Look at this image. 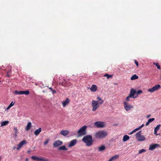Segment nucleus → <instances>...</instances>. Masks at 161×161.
<instances>
[{
  "label": "nucleus",
  "mask_w": 161,
  "mask_h": 161,
  "mask_svg": "<svg viewBox=\"0 0 161 161\" xmlns=\"http://www.w3.org/2000/svg\"><path fill=\"white\" fill-rule=\"evenodd\" d=\"M97 101L92 100V111H95L100 107V105L102 104L104 101L101 98L98 97Z\"/></svg>",
  "instance_id": "obj_1"
},
{
  "label": "nucleus",
  "mask_w": 161,
  "mask_h": 161,
  "mask_svg": "<svg viewBox=\"0 0 161 161\" xmlns=\"http://www.w3.org/2000/svg\"><path fill=\"white\" fill-rule=\"evenodd\" d=\"M82 141L88 147L91 146L93 144V140L92 139V136L90 135L84 136L82 139Z\"/></svg>",
  "instance_id": "obj_2"
},
{
  "label": "nucleus",
  "mask_w": 161,
  "mask_h": 161,
  "mask_svg": "<svg viewBox=\"0 0 161 161\" xmlns=\"http://www.w3.org/2000/svg\"><path fill=\"white\" fill-rule=\"evenodd\" d=\"M108 135L107 131L104 130H99L96 132L94 136L95 138L97 139H102L106 137Z\"/></svg>",
  "instance_id": "obj_3"
},
{
  "label": "nucleus",
  "mask_w": 161,
  "mask_h": 161,
  "mask_svg": "<svg viewBox=\"0 0 161 161\" xmlns=\"http://www.w3.org/2000/svg\"><path fill=\"white\" fill-rule=\"evenodd\" d=\"M87 126L84 125L80 128L78 131V134L79 136H81L85 135L86 134V129Z\"/></svg>",
  "instance_id": "obj_4"
},
{
  "label": "nucleus",
  "mask_w": 161,
  "mask_h": 161,
  "mask_svg": "<svg viewBox=\"0 0 161 161\" xmlns=\"http://www.w3.org/2000/svg\"><path fill=\"white\" fill-rule=\"evenodd\" d=\"M141 131L137 132L136 134L137 139L139 141H143L146 140L144 136L141 135Z\"/></svg>",
  "instance_id": "obj_5"
},
{
  "label": "nucleus",
  "mask_w": 161,
  "mask_h": 161,
  "mask_svg": "<svg viewBox=\"0 0 161 161\" xmlns=\"http://www.w3.org/2000/svg\"><path fill=\"white\" fill-rule=\"evenodd\" d=\"M161 87L159 84H158L153 87L152 88L149 89L148 90V91L150 92H153L155 91H157Z\"/></svg>",
  "instance_id": "obj_6"
},
{
  "label": "nucleus",
  "mask_w": 161,
  "mask_h": 161,
  "mask_svg": "<svg viewBox=\"0 0 161 161\" xmlns=\"http://www.w3.org/2000/svg\"><path fill=\"white\" fill-rule=\"evenodd\" d=\"M59 84L65 87H69L71 85L70 82L68 81H66L64 79L62 81V82H60Z\"/></svg>",
  "instance_id": "obj_7"
},
{
  "label": "nucleus",
  "mask_w": 161,
  "mask_h": 161,
  "mask_svg": "<svg viewBox=\"0 0 161 161\" xmlns=\"http://www.w3.org/2000/svg\"><path fill=\"white\" fill-rule=\"evenodd\" d=\"M123 104L124 108L126 111H128L130 110L131 108H133V106L129 104L126 101L124 102Z\"/></svg>",
  "instance_id": "obj_8"
},
{
  "label": "nucleus",
  "mask_w": 161,
  "mask_h": 161,
  "mask_svg": "<svg viewBox=\"0 0 161 161\" xmlns=\"http://www.w3.org/2000/svg\"><path fill=\"white\" fill-rule=\"evenodd\" d=\"M95 126L97 128H103L105 126V123L104 122L98 121L95 122L94 124Z\"/></svg>",
  "instance_id": "obj_9"
},
{
  "label": "nucleus",
  "mask_w": 161,
  "mask_h": 161,
  "mask_svg": "<svg viewBox=\"0 0 161 161\" xmlns=\"http://www.w3.org/2000/svg\"><path fill=\"white\" fill-rule=\"evenodd\" d=\"M14 93L16 94H25V95H28L30 93V92L29 91L27 90L26 91H18L16 90L14 92Z\"/></svg>",
  "instance_id": "obj_10"
},
{
  "label": "nucleus",
  "mask_w": 161,
  "mask_h": 161,
  "mask_svg": "<svg viewBox=\"0 0 161 161\" xmlns=\"http://www.w3.org/2000/svg\"><path fill=\"white\" fill-rule=\"evenodd\" d=\"M160 145L159 144H152L149 145V150L153 151L156 148L160 147Z\"/></svg>",
  "instance_id": "obj_11"
},
{
  "label": "nucleus",
  "mask_w": 161,
  "mask_h": 161,
  "mask_svg": "<svg viewBox=\"0 0 161 161\" xmlns=\"http://www.w3.org/2000/svg\"><path fill=\"white\" fill-rule=\"evenodd\" d=\"M135 94H136V91L132 88L131 89L130 91V94H129V97H131L133 98H136L137 96L136 97L134 96Z\"/></svg>",
  "instance_id": "obj_12"
},
{
  "label": "nucleus",
  "mask_w": 161,
  "mask_h": 161,
  "mask_svg": "<svg viewBox=\"0 0 161 161\" xmlns=\"http://www.w3.org/2000/svg\"><path fill=\"white\" fill-rule=\"evenodd\" d=\"M62 142L58 140H57L56 141H55L54 142L53 144V147H57L58 146L62 145Z\"/></svg>",
  "instance_id": "obj_13"
},
{
  "label": "nucleus",
  "mask_w": 161,
  "mask_h": 161,
  "mask_svg": "<svg viewBox=\"0 0 161 161\" xmlns=\"http://www.w3.org/2000/svg\"><path fill=\"white\" fill-rule=\"evenodd\" d=\"M26 143V142L25 140H24L21 142L18 145V147L17 148V150H19V149L21 148L22 146L24 144Z\"/></svg>",
  "instance_id": "obj_14"
},
{
  "label": "nucleus",
  "mask_w": 161,
  "mask_h": 161,
  "mask_svg": "<svg viewBox=\"0 0 161 161\" xmlns=\"http://www.w3.org/2000/svg\"><path fill=\"white\" fill-rule=\"evenodd\" d=\"M76 142L77 140L76 139L72 140L70 142L68 145L69 147H73L76 144Z\"/></svg>",
  "instance_id": "obj_15"
},
{
  "label": "nucleus",
  "mask_w": 161,
  "mask_h": 161,
  "mask_svg": "<svg viewBox=\"0 0 161 161\" xmlns=\"http://www.w3.org/2000/svg\"><path fill=\"white\" fill-rule=\"evenodd\" d=\"M69 133V131L67 130H62L60 132V134L61 135L64 136L68 135Z\"/></svg>",
  "instance_id": "obj_16"
},
{
  "label": "nucleus",
  "mask_w": 161,
  "mask_h": 161,
  "mask_svg": "<svg viewBox=\"0 0 161 161\" xmlns=\"http://www.w3.org/2000/svg\"><path fill=\"white\" fill-rule=\"evenodd\" d=\"M70 102V100L68 98H66L64 101L62 102V105L63 107H65Z\"/></svg>",
  "instance_id": "obj_17"
},
{
  "label": "nucleus",
  "mask_w": 161,
  "mask_h": 161,
  "mask_svg": "<svg viewBox=\"0 0 161 161\" xmlns=\"http://www.w3.org/2000/svg\"><path fill=\"white\" fill-rule=\"evenodd\" d=\"M97 89V86L95 85H92L91 88H90L91 91L92 92H96Z\"/></svg>",
  "instance_id": "obj_18"
},
{
  "label": "nucleus",
  "mask_w": 161,
  "mask_h": 161,
  "mask_svg": "<svg viewBox=\"0 0 161 161\" xmlns=\"http://www.w3.org/2000/svg\"><path fill=\"white\" fill-rule=\"evenodd\" d=\"M161 126V125H158L154 129V133L156 136L158 135V134H157V133L158 131L159 130Z\"/></svg>",
  "instance_id": "obj_19"
},
{
  "label": "nucleus",
  "mask_w": 161,
  "mask_h": 161,
  "mask_svg": "<svg viewBox=\"0 0 161 161\" xmlns=\"http://www.w3.org/2000/svg\"><path fill=\"white\" fill-rule=\"evenodd\" d=\"M42 129L41 128H39L38 129L36 130L34 132V134L36 136H38L41 132Z\"/></svg>",
  "instance_id": "obj_20"
},
{
  "label": "nucleus",
  "mask_w": 161,
  "mask_h": 161,
  "mask_svg": "<svg viewBox=\"0 0 161 161\" xmlns=\"http://www.w3.org/2000/svg\"><path fill=\"white\" fill-rule=\"evenodd\" d=\"M31 126L32 125L31 123V122L28 123L25 128V130L26 131L29 130L30 129Z\"/></svg>",
  "instance_id": "obj_21"
},
{
  "label": "nucleus",
  "mask_w": 161,
  "mask_h": 161,
  "mask_svg": "<svg viewBox=\"0 0 161 161\" xmlns=\"http://www.w3.org/2000/svg\"><path fill=\"white\" fill-rule=\"evenodd\" d=\"M119 155H114L110 158V159L108 161H113V160H115L119 157Z\"/></svg>",
  "instance_id": "obj_22"
},
{
  "label": "nucleus",
  "mask_w": 161,
  "mask_h": 161,
  "mask_svg": "<svg viewBox=\"0 0 161 161\" xmlns=\"http://www.w3.org/2000/svg\"><path fill=\"white\" fill-rule=\"evenodd\" d=\"M105 149V146L104 145H103L98 147V150L99 151L102 152L104 151Z\"/></svg>",
  "instance_id": "obj_23"
},
{
  "label": "nucleus",
  "mask_w": 161,
  "mask_h": 161,
  "mask_svg": "<svg viewBox=\"0 0 161 161\" xmlns=\"http://www.w3.org/2000/svg\"><path fill=\"white\" fill-rule=\"evenodd\" d=\"M130 138L129 136L127 135H125L123 137V142H125L127 140H128Z\"/></svg>",
  "instance_id": "obj_24"
},
{
  "label": "nucleus",
  "mask_w": 161,
  "mask_h": 161,
  "mask_svg": "<svg viewBox=\"0 0 161 161\" xmlns=\"http://www.w3.org/2000/svg\"><path fill=\"white\" fill-rule=\"evenodd\" d=\"M58 149L60 150H67L68 149L65 146H63L59 147Z\"/></svg>",
  "instance_id": "obj_25"
},
{
  "label": "nucleus",
  "mask_w": 161,
  "mask_h": 161,
  "mask_svg": "<svg viewBox=\"0 0 161 161\" xmlns=\"http://www.w3.org/2000/svg\"><path fill=\"white\" fill-rule=\"evenodd\" d=\"M9 123V122L8 121H4L1 123V127H2L7 125Z\"/></svg>",
  "instance_id": "obj_26"
},
{
  "label": "nucleus",
  "mask_w": 161,
  "mask_h": 161,
  "mask_svg": "<svg viewBox=\"0 0 161 161\" xmlns=\"http://www.w3.org/2000/svg\"><path fill=\"white\" fill-rule=\"evenodd\" d=\"M31 158L34 160L39 161L40 157L35 156H32Z\"/></svg>",
  "instance_id": "obj_27"
},
{
  "label": "nucleus",
  "mask_w": 161,
  "mask_h": 161,
  "mask_svg": "<svg viewBox=\"0 0 161 161\" xmlns=\"http://www.w3.org/2000/svg\"><path fill=\"white\" fill-rule=\"evenodd\" d=\"M39 161H49V160L47 158L41 157H40Z\"/></svg>",
  "instance_id": "obj_28"
},
{
  "label": "nucleus",
  "mask_w": 161,
  "mask_h": 161,
  "mask_svg": "<svg viewBox=\"0 0 161 161\" xmlns=\"http://www.w3.org/2000/svg\"><path fill=\"white\" fill-rule=\"evenodd\" d=\"M138 77L135 74L132 77H131V80H135L138 78Z\"/></svg>",
  "instance_id": "obj_29"
},
{
  "label": "nucleus",
  "mask_w": 161,
  "mask_h": 161,
  "mask_svg": "<svg viewBox=\"0 0 161 161\" xmlns=\"http://www.w3.org/2000/svg\"><path fill=\"white\" fill-rule=\"evenodd\" d=\"M104 76H105V77H107V79H109L110 78H111L113 76V75H109L108 74H105L104 75Z\"/></svg>",
  "instance_id": "obj_30"
},
{
  "label": "nucleus",
  "mask_w": 161,
  "mask_h": 161,
  "mask_svg": "<svg viewBox=\"0 0 161 161\" xmlns=\"http://www.w3.org/2000/svg\"><path fill=\"white\" fill-rule=\"evenodd\" d=\"M153 64L155 65L157 67V68L158 69H161V68H160V65L158 63H153Z\"/></svg>",
  "instance_id": "obj_31"
},
{
  "label": "nucleus",
  "mask_w": 161,
  "mask_h": 161,
  "mask_svg": "<svg viewBox=\"0 0 161 161\" xmlns=\"http://www.w3.org/2000/svg\"><path fill=\"white\" fill-rule=\"evenodd\" d=\"M138 130H139L138 129V128H136L134 130H133L132 131L130 132V133L129 134H132L136 132V131H137Z\"/></svg>",
  "instance_id": "obj_32"
},
{
  "label": "nucleus",
  "mask_w": 161,
  "mask_h": 161,
  "mask_svg": "<svg viewBox=\"0 0 161 161\" xmlns=\"http://www.w3.org/2000/svg\"><path fill=\"white\" fill-rule=\"evenodd\" d=\"M146 150L145 149H142L139 150V152H138V153L141 154L142 153H144V152H146Z\"/></svg>",
  "instance_id": "obj_33"
},
{
  "label": "nucleus",
  "mask_w": 161,
  "mask_h": 161,
  "mask_svg": "<svg viewBox=\"0 0 161 161\" xmlns=\"http://www.w3.org/2000/svg\"><path fill=\"white\" fill-rule=\"evenodd\" d=\"M49 89L52 92L53 94H54L56 93V91L53 90L51 87H49Z\"/></svg>",
  "instance_id": "obj_34"
},
{
  "label": "nucleus",
  "mask_w": 161,
  "mask_h": 161,
  "mask_svg": "<svg viewBox=\"0 0 161 161\" xmlns=\"http://www.w3.org/2000/svg\"><path fill=\"white\" fill-rule=\"evenodd\" d=\"M142 91L141 90H138L137 91H136V94H137V95H139L140 93H142Z\"/></svg>",
  "instance_id": "obj_35"
},
{
  "label": "nucleus",
  "mask_w": 161,
  "mask_h": 161,
  "mask_svg": "<svg viewBox=\"0 0 161 161\" xmlns=\"http://www.w3.org/2000/svg\"><path fill=\"white\" fill-rule=\"evenodd\" d=\"M11 72V71L10 70H9V71H7V74H6V76L8 77H10V75H9V73H10Z\"/></svg>",
  "instance_id": "obj_36"
},
{
  "label": "nucleus",
  "mask_w": 161,
  "mask_h": 161,
  "mask_svg": "<svg viewBox=\"0 0 161 161\" xmlns=\"http://www.w3.org/2000/svg\"><path fill=\"white\" fill-rule=\"evenodd\" d=\"M155 119L154 118L149 119H148V121L149 122V123H151L153 121H154Z\"/></svg>",
  "instance_id": "obj_37"
},
{
  "label": "nucleus",
  "mask_w": 161,
  "mask_h": 161,
  "mask_svg": "<svg viewBox=\"0 0 161 161\" xmlns=\"http://www.w3.org/2000/svg\"><path fill=\"white\" fill-rule=\"evenodd\" d=\"M49 141V140L48 139H47V140H46L44 142V145H47L48 143V142Z\"/></svg>",
  "instance_id": "obj_38"
},
{
  "label": "nucleus",
  "mask_w": 161,
  "mask_h": 161,
  "mask_svg": "<svg viewBox=\"0 0 161 161\" xmlns=\"http://www.w3.org/2000/svg\"><path fill=\"white\" fill-rule=\"evenodd\" d=\"M130 98H132L131 97H129V95L126 98V100L127 101H129L130 100Z\"/></svg>",
  "instance_id": "obj_39"
},
{
  "label": "nucleus",
  "mask_w": 161,
  "mask_h": 161,
  "mask_svg": "<svg viewBox=\"0 0 161 161\" xmlns=\"http://www.w3.org/2000/svg\"><path fill=\"white\" fill-rule=\"evenodd\" d=\"M135 63L136 64V65L137 67L138 66V63L136 60H135L134 61Z\"/></svg>",
  "instance_id": "obj_40"
},
{
  "label": "nucleus",
  "mask_w": 161,
  "mask_h": 161,
  "mask_svg": "<svg viewBox=\"0 0 161 161\" xmlns=\"http://www.w3.org/2000/svg\"><path fill=\"white\" fill-rule=\"evenodd\" d=\"M144 126V124H142L140 126H139V127L137 128L139 130H140V129H141L142 127H143Z\"/></svg>",
  "instance_id": "obj_41"
},
{
  "label": "nucleus",
  "mask_w": 161,
  "mask_h": 161,
  "mask_svg": "<svg viewBox=\"0 0 161 161\" xmlns=\"http://www.w3.org/2000/svg\"><path fill=\"white\" fill-rule=\"evenodd\" d=\"M14 130L15 131V134H16L18 131L17 128H14Z\"/></svg>",
  "instance_id": "obj_42"
},
{
  "label": "nucleus",
  "mask_w": 161,
  "mask_h": 161,
  "mask_svg": "<svg viewBox=\"0 0 161 161\" xmlns=\"http://www.w3.org/2000/svg\"><path fill=\"white\" fill-rule=\"evenodd\" d=\"M14 105V103H13V102H11V103H10V105L9 106V107H8V108H9V107H11V106H13Z\"/></svg>",
  "instance_id": "obj_43"
},
{
  "label": "nucleus",
  "mask_w": 161,
  "mask_h": 161,
  "mask_svg": "<svg viewBox=\"0 0 161 161\" xmlns=\"http://www.w3.org/2000/svg\"><path fill=\"white\" fill-rule=\"evenodd\" d=\"M150 123L148 121L147 122L146 124V126H147Z\"/></svg>",
  "instance_id": "obj_44"
},
{
  "label": "nucleus",
  "mask_w": 161,
  "mask_h": 161,
  "mask_svg": "<svg viewBox=\"0 0 161 161\" xmlns=\"http://www.w3.org/2000/svg\"><path fill=\"white\" fill-rule=\"evenodd\" d=\"M151 116V115L150 114H149V115H147V118H148L149 117H150Z\"/></svg>",
  "instance_id": "obj_45"
},
{
  "label": "nucleus",
  "mask_w": 161,
  "mask_h": 161,
  "mask_svg": "<svg viewBox=\"0 0 161 161\" xmlns=\"http://www.w3.org/2000/svg\"><path fill=\"white\" fill-rule=\"evenodd\" d=\"M26 161H28V158H27L26 159Z\"/></svg>",
  "instance_id": "obj_46"
},
{
  "label": "nucleus",
  "mask_w": 161,
  "mask_h": 161,
  "mask_svg": "<svg viewBox=\"0 0 161 161\" xmlns=\"http://www.w3.org/2000/svg\"><path fill=\"white\" fill-rule=\"evenodd\" d=\"M30 152V151H28V153H29Z\"/></svg>",
  "instance_id": "obj_47"
},
{
  "label": "nucleus",
  "mask_w": 161,
  "mask_h": 161,
  "mask_svg": "<svg viewBox=\"0 0 161 161\" xmlns=\"http://www.w3.org/2000/svg\"><path fill=\"white\" fill-rule=\"evenodd\" d=\"M160 79H161V76H160Z\"/></svg>",
  "instance_id": "obj_48"
},
{
  "label": "nucleus",
  "mask_w": 161,
  "mask_h": 161,
  "mask_svg": "<svg viewBox=\"0 0 161 161\" xmlns=\"http://www.w3.org/2000/svg\"><path fill=\"white\" fill-rule=\"evenodd\" d=\"M1 82V81H0V82Z\"/></svg>",
  "instance_id": "obj_49"
}]
</instances>
